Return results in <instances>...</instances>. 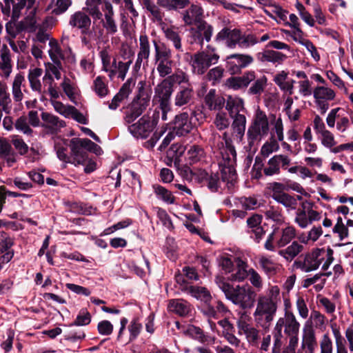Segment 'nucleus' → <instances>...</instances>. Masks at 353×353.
<instances>
[{
    "mask_svg": "<svg viewBox=\"0 0 353 353\" xmlns=\"http://www.w3.org/2000/svg\"><path fill=\"white\" fill-rule=\"evenodd\" d=\"M210 143L214 152L219 157V165L221 171V179L226 182L230 188L236 179L235 169L236 150L232 145V141L227 137L226 132L223 137L217 133H212Z\"/></svg>",
    "mask_w": 353,
    "mask_h": 353,
    "instance_id": "1",
    "label": "nucleus"
},
{
    "mask_svg": "<svg viewBox=\"0 0 353 353\" xmlns=\"http://www.w3.org/2000/svg\"><path fill=\"white\" fill-rule=\"evenodd\" d=\"M83 10L94 21L100 20L103 28L108 34H114L117 23L112 3L108 0H86Z\"/></svg>",
    "mask_w": 353,
    "mask_h": 353,
    "instance_id": "2",
    "label": "nucleus"
},
{
    "mask_svg": "<svg viewBox=\"0 0 353 353\" xmlns=\"http://www.w3.org/2000/svg\"><path fill=\"white\" fill-rule=\"evenodd\" d=\"M215 281L226 299L234 305L242 309L250 308L254 305L256 293L252 287L248 285L234 287L220 276H217Z\"/></svg>",
    "mask_w": 353,
    "mask_h": 353,
    "instance_id": "3",
    "label": "nucleus"
},
{
    "mask_svg": "<svg viewBox=\"0 0 353 353\" xmlns=\"http://www.w3.org/2000/svg\"><path fill=\"white\" fill-rule=\"evenodd\" d=\"M334 251L328 248H315L305 255L303 260H296L293 263L295 269L303 272H310L317 270L322 265V270H327L333 263Z\"/></svg>",
    "mask_w": 353,
    "mask_h": 353,
    "instance_id": "4",
    "label": "nucleus"
},
{
    "mask_svg": "<svg viewBox=\"0 0 353 353\" xmlns=\"http://www.w3.org/2000/svg\"><path fill=\"white\" fill-rule=\"evenodd\" d=\"M301 324L293 312H286L283 316L279 317L273 330L274 346L273 352H279L282 345L283 335L290 336L299 335Z\"/></svg>",
    "mask_w": 353,
    "mask_h": 353,
    "instance_id": "5",
    "label": "nucleus"
},
{
    "mask_svg": "<svg viewBox=\"0 0 353 353\" xmlns=\"http://www.w3.org/2000/svg\"><path fill=\"white\" fill-rule=\"evenodd\" d=\"M278 304L269 300L265 295H260L257 299L253 313L255 322L263 329L268 330L276 314Z\"/></svg>",
    "mask_w": 353,
    "mask_h": 353,
    "instance_id": "6",
    "label": "nucleus"
},
{
    "mask_svg": "<svg viewBox=\"0 0 353 353\" xmlns=\"http://www.w3.org/2000/svg\"><path fill=\"white\" fill-rule=\"evenodd\" d=\"M143 81L138 83V94L132 101L125 120L128 123L133 122L147 108L150 102L151 90L146 88Z\"/></svg>",
    "mask_w": 353,
    "mask_h": 353,
    "instance_id": "7",
    "label": "nucleus"
},
{
    "mask_svg": "<svg viewBox=\"0 0 353 353\" xmlns=\"http://www.w3.org/2000/svg\"><path fill=\"white\" fill-rule=\"evenodd\" d=\"M219 55L216 48L208 46L206 50L194 54L191 59V66L194 74H203L212 65L218 63Z\"/></svg>",
    "mask_w": 353,
    "mask_h": 353,
    "instance_id": "8",
    "label": "nucleus"
},
{
    "mask_svg": "<svg viewBox=\"0 0 353 353\" xmlns=\"http://www.w3.org/2000/svg\"><path fill=\"white\" fill-rule=\"evenodd\" d=\"M154 46L157 70L161 77H165L172 72L174 62L172 60L171 50L164 44L157 45L156 41H154Z\"/></svg>",
    "mask_w": 353,
    "mask_h": 353,
    "instance_id": "9",
    "label": "nucleus"
},
{
    "mask_svg": "<svg viewBox=\"0 0 353 353\" xmlns=\"http://www.w3.org/2000/svg\"><path fill=\"white\" fill-rule=\"evenodd\" d=\"M159 114L158 111H154L152 116L149 114L143 115L137 122L128 127L130 134L136 138L145 139L149 137L157 124Z\"/></svg>",
    "mask_w": 353,
    "mask_h": 353,
    "instance_id": "10",
    "label": "nucleus"
},
{
    "mask_svg": "<svg viewBox=\"0 0 353 353\" xmlns=\"http://www.w3.org/2000/svg\"><path fill=\"white\" fill-rule=\"evenodd\" d=\"M269 132V123L267 116L261 111H258L252 124L248 130L249 145L252 146L255 141L261 140Z\"/></svg>",
    "mask_w": 353,
    "mask_h": 353,
    "instance_id": "11",
    "label": "nucleus"
},
{
    "mask_svg": "<svg viewBox=\"0 0 353 353\" xmlns=\"http://www.w3.org/2000/svg\"><path fill=\"white\" fill-rule=\"evenodd\" d=\"M279 233V237L276 239V246L283 248L288 245L296 236V229L292 225H286L282 228L279 232V229H274L273 232L269 234L268 239L265 243V248L267 250L274 251L275 245L273 242L276 236Z\"/></svg>",
    "mask_w": 353,
    "mask_h": 353,
    "instance_id": "12",
    "label": "nucleus"
},
{
    "mask_svg": "<svg viewBox=\"0 0 353 353\" xmlns=\"http://www.w3.org/2000/svg\"><path fill=\"white\" fill-rule=\"evenodd\" d=\"M321 219V212L313 209L310 202H303L301 207L296 212L294 222L302 229L307 228L314 221Z\"/></svg>",
    "mask_w": 353,
    "mask_h": 353,
    "instance_id": "13",
    "label": "nucleus"
},
{
    "mask_svg": "<svg viewBox=\"0 0 353 353\" xmlns=\"http://www.w3.org/2000/svg\"><path fill=\"white\" fill-rule=\"evenodd\" d=\"M238 334L244 335L249 345L256 346L259 343V331L251 323L250 317L242 313L236 321Z\"/></svg>",
    "mask_w": 353,
    "mask_h": 353,
    "instance_id": "14",
    "label": "nucleus"
},
{
    "mask_svg": "<svg viewBox=\"0 0 353 353\" xmlns=\"http://www.w3.org/2000/svg\"><path fill=\"white\" fill-rule=\"evenodd\" d=\"M94 142L88 139H72L70 141V148L72 150V163H83L85 162V155H88L85 150L90 151Z\"/></svg>",
    "mask_w": 353,
    "mask_h": 353,
    "instance_id": "15",
    "label": "nucleus"
},
{
    "mask_svg": "<svg viewBox=\"0 0 353 353\" xmlns=\"http://www.w3.org/2000/svg\"><path fill=\"white\" fill-rule=\"evenodd\" d=\"M314 102L322 114L329 108L328 102L334 99L335 92L326 86H316L313 91Z\"/></svg>",
    "mask_w": 353,
    "mask_h": 353,
    "instance_id": "16",
    "label": "nucleus"
},
{
    "mask_svg": "<svg viewBox=\"0 0 353 353\" xmlns=\"http://www.w3.org/2000/svg\"><path fill=\"white\" fill-rule=\"evenodd\" d=\"M173 92L172 84L168 79H163L154 88L153 101L158 103L159 106L168 108L170 104V99Z\"/></svg>",
    "mask_w": 353,
    "mask_h": 353,
    "instance_id": "17",
    "label": "nucleus"
},
{
    "mask_svg": "<svg viewBox=\"0 0 353 353\" xmlns=\"http://www.w3.org/2000/svg\"><path fill=\"white\" fill-rule=\"evenodd\" d=\"M341 108H336L330 110L326 118V123L329 128H334L340 133L345 132L350 126V121L347 117L341 115Z\"/></svg>",
    "mask_w": 353,
    "mask_h": 353,
    "instance_id": "18",
    "label": "nucleus"
},
{
    "mask_svg": "<svg viewBox=\"0 0 353 353\" xmlns=\"http://www.w3.org/2000/svg\"><path fill=\"white\" fill-rule=\"evenodd\" d=\"M240 39L239 30L224 28L216 34L214 41L217 43H223L228 48L234 49L238 45Z\"/></svg>",
    "mask_w": 353,
    "mask_h": 353,
    "instance_id": "19",
    "label": "nucleus"
},
{
    "mask_svg": "<svg viewBox=\"0 0 353 353\" xmlns=\"http://www.w3.org/2000/svg\"><path fill=\"white\" fill-rule=\"evenodd\" d=\"M226 61L230 70L236 72L250 65L254 61V59L249 54H233L228 56Z\"/></svg>",
    "mask_w": 353,
    "mask_h": 353,
    "instance_id": "20",
    "label": "nucleus"
},
{
    "mask_svg": "<svg viewBox=\"0 0 353 353\" xmlns=\"http://www.w3.org/2000/svg\"><path fill=\"white\" fill-rule=\"evenodd\" d=\"M194 97V92L191 83L181 85L174 95V105L177 107L188 105L192 102Z\"/></svg>",
    "mask_w": 353,
    "mask_h": 353,
    "instance_id": "21",
    "label": "nucleus"
},
{
    "mask_svg": "<svg viewBox=\"0 0 353 353\" xmlns=\"http://www.w3.org/2000/svg\"><path fill=\"white\" fill-rule=\"evenodd\" d=\"M69 24L81 30L82 34H92L90 32L91 19L90 17L82 11H77L70 16Z\"/></svg>",
    "mask_w": 353,
    "mask_h": 353,
    "instance_id": "22",
    "label": "nucleus"
},
{
    "mask_svg": "<svg viewBox=\"0 0 353 353\" xmlns=\"http://www.w3.org/2000/svg\"><path fill=\"white\" fill-rule=\"evenodd\" d=\"M173 131L178 136L188 134L193 128L192 123L187 112L176 115L173 122Z\"/></svg>",
    "mask_w": 353,
    "mask_h": 353,
    "instance_id": "23",
    "label": "nucleus"
},
{
    "mask_svg": "<svg viewBox=\"0 0 353 353\" xmlns=\"http://www.w3.org/2000/svg\"><path fill=\"white\" fill-rule=\"evenodd\" d=\"M150 54V45L149 39L145 34H141L139 39V50L137 60L134 64L136 70L141 68V64L148 63Z\"/></svg>",
    "mask_w": 353,
    "mask_h": 353,
    "instance_id": "24",
    "label": "nucleus"
},
{
    "mask_svg": "<svg viewBox=\"0 0 353 353\" xmlns=\"http://www.w3.org/2000/svg\"><path fill=\"white\" fill-rule=\"evenodd\" d=\"M219 325L223 328L222 336L232 346L239 347L241 343V340L234 334V325L225 318L218 322Z\"/></svg>",
    "mask_w": 353,
    "mask_h": 353,
    "instance_id": "25",
    "label": "nucleus"
},
{
    "mask_svg": "<svg viewBox=\"0 0 353 353\" xmlns=\"http://www.w3.org/2000/svg\"><path fill=\"white\" fill-rule=\"evenodd\" d=\"M43 74V70L40 68H31L28 70V80L30 87L33 92H36L41 95H44L43 85L40 77Z\"/></svg>",
    "mask_w": 353,
    "mask_h": 353,
    "instance_id": "26",
    "label": "nucleus"
},
{
    "mask_svg": "<svg viewBox=\"0 0 353 353\" xmlns=\"http://www.w3.org/2000/svg\"><path fill=\"white\" fill-rule=\"evenodd\" d=\"M317 344L316 333L314 328L312 327H304L303 330L302 347L306 348L308 353H314Z\"/></svg>",
    "mask_w": 353,
    "mask_h": 353,
    "instance_id": "27",
    "label": "nucleus"
},
{
    "mask_svg": "<svg viewBox=\"0 0 353 353\" xmlns=\"http://www.w3.org/2000/svg\"><path fill=\"white\" fill-rule=\"evenodd\" d=\"M132 64V60H129L126 62L121 61H117L116 59H113V67L111 68L108 73V77L110 79L117 75L118 78L123 80L125 78L126 74Z\"/></svg>",
    "mask_w": 353,
    "mask_h": 353,
    "instance_id": "28",
    "label": "nucleus"
},
{
    "mask_svg": "<svg viewBox=\"0 0 353 353\" xmlns=\"http://www.w3.org/2000/svg\"><path fill=\"white\" fill-rule=\"evenodd\" d=\"M257 59L263 63L269 62L274 64H280L286 59V56L278 51L266 50L258 53Z\"/></svg>",
    "mask_w": 353,
    "mask_h": 353,
    "instance_id": "29",
    "label": "nucleus"
},
{
    "mask_svg": "<svg viewBox=\"0 0 353 353\" xmlns=\"http://www.w3.org/2000/svg\"><path fill=\"white\" fill-rule=\"evenodd\" d=\"M232 118L234 119L232 124L234 138L237 142H241L245 134L246 118L243 114L235 115Z\"/></svg>",
    "mask_w": 353,
    "mask_h": 353,
    "instance_id": "30",
    "label": "nucleus"
},
{
    "mask_svg": "<svg viewBox=\"0 0 353 353\" xmlns=\"http://www.w3.org/2000/svg\"><path fill=\"white\" fill-rule=\"evenodd\" d=\"M0 70L1 71V75L6 79H8L12 71L10 52L5 46L1 50Z\"/></svg>",
    "mask_w": 353,
    "mask_h": 353,
    "instance_id": "31",
    "label": "nucleus"
},
{
    "mask_svg": "<svg viewBox=\"0 0 353 353\" xmlns=\"http://www.w3.org/2000/svg\"><path fill=\"white\" fill-rule=\"evenodd\" d=\"M182 333L201 343H205L210 341V337L206 336L203 330L195 325H188L187 326L183 327Z\"/></svg>",
    "mask_w": 353,
    "mask_h": 353,
    "instance_id": "32",
    "label": "nucleus"
},
{
    "mask_svg": "<svg viewBox=\"0 0 353 353\" xmlns=\"http://www.w3.org/2000/svg\"><path fill=\"white\" fill-rule=\"evenodd\" d=\"M327 320L325 316L319 311L313 310L310 313L309 319L305 322L304 327H315L319 330H324L326 327Z\"/></svg>",
    "mask_w": 353,
    "mask_h": 353,
    "instance_id": "33",
    "label": "nucleus"
},
{
    "mask_svg": "<svg viewBox=\"0 0 353 353\" xmlns=\"http://www.w3.org/2000/svg\"><path fill=\"white\" fill-rule=\"evenodd\" d=\"M43 90L45 94H48L50 99H58L60 97V92L54 81V77L49 74H44L43 78Z\"/></svg>",
    "mask_w": 353,
    "mask_h": 353,
    "instance_id": "34",
    "label": "nucleus"
},
{
    "mask_svg": "<svg viewBox=\"0 0 353 353\" xmlns=\"http://www.w3.org/2000/svg\"><path fill=\"white\" fill-rule=\"evenodd\" d=\"M203 9L198 5H192L183 14V21L187 25L200 22L203 16Z\"/></svg>",
    "mask_w": 353,
    "mask_h": 353,
    "instance_id": "35",
    "label": "nucleus"
},
{
    "mask_svg": "<svg viewBox=\"0 0 353 353\" xmlns=\"http://www.w3.org/2000/svg\"><path fill=\"white\" fill-rule=\"evenodd\" d=\"M168 310L183 316L190 312V305L183 299H172L169 302Z\"/></svg>",
    "mask_w": 353,
    "mask_h": 353,
    "instance_id": "36",
    "label": "nucleus"
},
{
    "mask_svg": "<svg viewBox=\"0 0 353 353\" xmlns=\"http://www.w3.org/2000/svg\"><path fill=\"white\" fill-rule=\"evenodd\" d=\"M41 118L43 122L42 126L50 129H58L65 126V122L58 117L48 112H43Z\"/></svg>",
    "mask_w": 353,
    "mask_h": 353,
    "instance_id": "37",
    "label": "nucleus"
},
{
    "mask_svg": "<svg viewBox=\"0 0 353 353\" xmlns=\"http://www.w3.org/2000/svg\"><path fill=\"white\" fill-rule=\"evenodd\" d=\"M183 290H185L193 297L196 298V299H199L206 303L211 299L210 292L203 287L187 285L185 288H183Z\"/></svg>",
    "mask_w": 353,
    "mask_h": 353,
    "instance_id": "38",
    "label": "nucleus"
},
{
    "mask_svg": "<svg viewBox=\"0 0 353 353\" xmlns=\"http://www.w3.org/2000/svg\"><path fill=\"white\" fill-rule=\"evenodd\" d=\"M288 76V72L281 71L274 76V81L282 90L288 92L289 94L291 95L293 94L294 81H287Z\"/></svg>",
    "mask_w": 353,
    "mask_h": 353,
    "instance_id": "39",
    "label": "nucleus"
},
{
    "mask_svg": "<svg viewBox=\"0 0 353 353\" xmlns=\"http://www.w3.org/2000/svg\"><path fill=\"white\" fill-rule=\"evenodd\" d=\"M226 109L229 112L231 117L241 114V112L244 109L243 99L237 97H228L227 99Z\"/></svg>",
    "mask_w": 353,
    "mask_h": 353,
    "instance_id": "40",
    "label": "nucleus"
},
{
    "mask_svg": "<svg viewBox=\"0 0 353 353\" xmlns=\"http://www.w3.org/2000/svg\"><path fill=\"white\" fill-rule=\"evenodd\" d=\"M248 274L249 270H247V264L243 261L239 259L234 272L232 273L228 279L232 281L241 282L248 277Z\"/></svg>",
    "mask_w": 353,
    "mask_h": 353,
    "instance_id": "41",
    "label": "nucleus"
},
{
    "mask_svg": "<svg viewBox=\"0 0 353 353\" xmlns=\"http://www.w3.org/2000/svg\"><path fill=\"white\" fill-rule=\"evenodd\" d=\"M303 247L302 245L299 244L297 241H294L285 249L279 250V254L287 261H291L303 250Z\"/></svg>",
    "mask_w": 353,
    "mask_h": 353,
    "instance_id": "42",
    "label": "nucleus"
},
{
    "mask_svg": "<svg viewBox=\"0 0 353 353\" xmlns=\"http://www.w3.org/2000/svg\"><path fill=\"white\" fill-rule=\"evenodd\" d=\"M11 102L7 83L0 80V106L2 107L5 112H10L12 107Z\"/></svg>",
    "mask_w": 353,
    "mask_h": 353,
    "instance_id": "43",
    "label": "nucleus"
},
{
    "mask_svg": "<svg viewBox=\"0 0 353 353\" xmlns=\"http://www.w3.org/2000/svg\"><path fill=\"white\" fill-rule=\"evenodd\" d=\"M259 263L265 274L269 275L274 274L279 268V265L270 256H260Z\"/></svg>",
    "mask_w": 353,
    "mask_h": 353,
    "instance_id": "44",
    "label": "nucleus"
},
{
    "mask_svg": "<svg viewBox=\"0 0 353 353\" xmlns=\"http://www.w3.org/2000/svg\"><path fill=\"white\" fill-rule=\"evenodd\" d=\"M49 47L48 54L53 63H58L65 59L63 51L57 40L50 39L49 41Z\"/></svg>",
    "mask_w": 353,
    "mask_h": 353,
    "instance_id": "45",
    "label": "nucleus"
},
{
    "mask_svg": "<svg viewBox=\"0 0 353 353\" xmlns=\"http://www.w3.org/2000/svg\"><path fill=\"white\" fill-rule=\"evenodd\" d=\"M324 274H316L314 276L307 278L303 281V288H307L314 285V288L316 292L321 291L325 283V279L323 278Z\"/></svg>",
    "mask_w": 353,
    "mask_h": 353,
    "instance_id": "46",
    "label": "nucleus"
},
{
    "mask_svg": "<svg viewBox=\"0 0 353 353\" xmlns=\"http://www.w3.org/2000/svg\"><path fill=\"white\" fill-rule=\"evenodd\" d=\"M205 102L210 110L219 109L224 103V99L218 97L214 90H211L205 97Z\"/></svg>",
    "mask_w": 353,
    "mask_h": 353,
    "instance_id": "47",
    "label": "nucleus"
},
{
    "mask_svg": "<svg viewBox=\"0 0 353 353\" xmlns=\"http://www.w3.org/2000/svg\"><path fill=\"white\" fill-rule=\"evenodd\" d=\"M297 199H301V196H297V199L285 192L275 201L283 205L288 211L294 210L297 205Z\"/></svg>",
    "mask_w": 353,
    "mask_h": 353,
    "instance_id": "48",
    "label": "nucleus"
},
{
    "mask_svg": "<svg viewBox=\"0 0 353 353\" xmlns=\"http://www.w3.org/2000/svg\"><path fill=\"white\" fill-rule=\"evenodd\" d=\"M264 12L274 19L279 18L283 21L287 19V12L274 3L270 4V6L265 8Z\"/></svg>",
    "mask_w": 353,
    "mask_h": 353,
    "instance_id": "49",
    "label": "nucleus"
},
{
    "mask_svg": "<svg viewBox=\"0 0 353 353\" xmlns=\"http://www.w3.org/2000/svg\"><path fill=\"white\" fill-rule=\"evenodd\" d=\"M204 156V151L199 145H193L187 151L186 158L190 163H195L201 160Z\"/></svg>",
    "mask_w": 353,
    "mask_h": 353,
    "instance_id": "50",
    "label": "nucleus"
},
{
    "mask_svg": "<svg viewBox=\"0 0 353 353\" xmlns=\"http://www.w3.org/2000/svg\"><path fill=\"white\" fill-rule=\"evenodd\" d=\"M153 188L154 193L159 199H161L168 204H172L174 203V196L170 191L158 185H153Z\"/></svg>",
    "mask_w": 353,
    "mask_h": 353,
    "instance_id": "51",
    "label": "nucleus"
},
{
    "mask_svg": "<svg viewBox=\"0 0 353 353\" xmlns=\"http://www.w3.org/2000/svg\"><path fill=\"white\" fill-rule=\"evenodd\" d=\"M27 28L25 22L23 21H10L6 25V30L7 33L11 38H15L18 34Z\"/></svg>",
    "mask_w": 353,
    "mask_h": 353,
    "instance_id": "52",
    "label": "nucleus"
},
{
    "mask_svg": "<svg viewBox=\"0 0 353 353\" xmlns=\"http://www.w3.org/2000/svg\"><path fill=\"white\" fill-rule=\"evenodd\" d=\"M57 99H50V103L54 108V110L59 114L63 116L65 118H70L72 110L74 106L65 105L62 102L57 101Z\"/></svg>",
    "mask_w": 353,
    "mask_h": 353,
    "instance_id": "53",
    "label": "nucleus"
},
{
    "mask_svg": "<svg viewBox=\"0 0 353 353\" xmlns=\"http://www.w3.org/2000/svg\"><path fill=\"white\" fill-rule=\"evenodd\" d=\"M163 30L166 39L172 42L174 48L178 50L182 51L181 39L179 33L173 28H163Z\"/></svg>",
    "mask_w": 353,
    "mask_h": 353,
    "instance_id": "54",
    "label": "nucleus"
},
{
    "mask_svg": "<svg viewBox=\"0 0 353 353\" xmlns=\"http://www.w3.org/2000/svg\"><path fill=\"white\" fill-rule=\"evenodd\" d=\"M237 205L245 210H254L259 207L258 200L254 196H243L237 199Z\"/></svg>",
    "mask_w": 353,
    "mask_h": 353,
    "instance_id": "55",
    "label": "nucleus"
},
{
    "mask_svg": "<svg viewBox=\"0 0 353 353\" xmlns=\"http://www.w3.org/2000/svg\"><path fill=\"white\" fill-rule=\"evenodd\" d=\"M93 88L95 93L99 97H104L108 94V88L105 78L101 76L97 77L93 83Z\"/></svg>",
    "mask_w": 353,
    "mask_h": 353,
    "instance_id": "56",
    "label": "nucleus"
},
{
    "mask_svg": "<svg viewBox=\"0 0 353 353\" xmlns=\"http://www.w3.org/2000/svg\"><path fill=\"white\" fill-rule=\"evenodd\" d=\"M199 32L200 36L201 37V44H203V41L205 40L207 42H209L211 40L212 34H213V27L205 23H201L198 26Z\"/></svg>",
    "mask_w": 353,
    "mask_h": 353,
    "instance_id": "57",
    "label": "nucleus"
},
{
    "mask_svg": "<svg viewBox=\"0 0 353 353\" xmlns=\"http://www.w3.org/2000/svg\"><path fill=\"white\" fill-rule=\"evenodd\" d=\"M158 3L170 10L181 9L185 7L188 3V0H158Z\"/></svg>",
    "mask_w": 353,
    "mask_h": 353,
    "instance_id": "58",
    "label": "nucleus"
},
{
    "mask_svg": "<svg viewBox=\"0 0 353 353\" xmlns=\"http://www.w3.org/2000/svg\"><path fill=\"white\" fill-rule=\"evenodd\" d=\"M321 353H333V343L329 333L323 334L319 341Z\"/></svg>",
    "mask_w": 353,
    "mask_h": 353,
    "instance_id": "59",
    "label": "nucleus"
},
{
    "mask_svg": "<svg viewBox=\"0 0 353 353\" xmlns=\"http://www.w3.org/2000/svg\"><path fill=\"white\" fill-rule=\"evenodd\" d=\"M319 134L320 135L321 143L325 148L329 149L336 145V141L334 136L330 131L326 130Z\"/></svg>",
    "mask_w": 353,
    "mask_h": 353,
    "instance_id": "60",
    "label": "nucleus"
},
{
    "mask_svg": "<svg viewBox=\"0 0 353 353\" xmlns=\"http://www.w3.org/2000/svg\"><path fill=\"white\" fill-rule=\"evenodd\" d=\"M267 219H270L276 223H280L284 222V216L281 212V210L274 206L270 207L265 213Z\"/></svg>",
    "mask_w": 353,
    "mask_h": 353,
    "instance_id": "61",
    "label": "nucleus"
},
{
    "mask_svg": "<svg viewBox=\"0 0 353 353\" xmlns=\"http://www.w3.org/2000/svg\"><path fill=\"white\" fill-rule=\"evenodd\" d=\"M279 145L277 141L272 139L270 141L265 142L261 147L260 153L263 157H268L274 152L278 151Z\"/></svg>",
    "mask_w": 353,
    "mask_h": 353,
    "instance_id": "62",
    "label": "nucleus"
},
{
    "mask_svg": "<svg viewBox=\"0 0 353 353\" xmlns=\"http://www.w3.org/2000/svg\"><path fill=\"white\" fill-rule=\"evenodd\" d=\"M248 276L250 283L257 291H260L263 288V279L254 269H249Z\"/></svg>",
    "mask_w": 353,
    "mask_h": 353,
    "instance_id": "63",
    "label": "nucleus"
},
{
    "mask_svg": "<svg viewBox=\"0 0 353 353\" xmlns=\"http://www.w3.org/2000/svg\"><path fill=\"white\" fill-rule=\"evenodd\" d=\"M240 37L237 46L241 48H248L259 43V39L253 34L245 35L240 32Z\"/></svg>",
    "mask_w": 353,
    "mask_h": 353,
    "instance_id": "64",
    "label": "nucleus"
}]
</instances>
